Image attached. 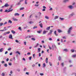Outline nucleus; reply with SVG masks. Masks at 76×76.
Listing matches in <instances>:
<instances>
[{
	"label": "nucleus",
	"instance_id": "nucleus-14",
	"mask_svg": "<svg viewBox=\"0 0 76 76\" xmlns=\"http://www.w3.org/2000/svg\"><path fill=\"white\" fill-rule=\"evenodd\" d=\"M45 19H49V17L47 16H45Z\"/></svg>",
	"mask_w": 76,
	"mask_h": 76
},
{
	"label": "nucleus",
	"instance_id": "nucleus-39",
	"mask_svg": "<svg viewBox=\"0 0 76 76\" xmlns=\"http://www.w3.org/2000/svg\"><path fill=\"white\" fill-rule=\"evenodd\" d=\"M5 75V74H4V73H2V76H4Z\"/></svg>",
	"mask_w": 76,
	"mask_h": 76
},
{
	"label": "nucleus",
	"instance_id": "nucleus-51",
	"mask_svg": "<svg viewBox=\"0 0 76 76\" xmlns=\"http://www.w3.org/2000/svg\"><path fill=\"white\" fill-rule=\"evenodd\" d=\"M29 73L28 72H26V75H29Z\"/></svg>",
	"mask_w": 76,
	"mask_h": 76
},
{
	"label": "nucleus",
	"instance_id": "nucleus-44",
	"mask_svg": "<svg viewBox=\"0 0 76 76\" xmlns=\"http://www.w3.org/2000/svg\"><path fill=\"white\" fill-rule=\"evenodd\" d=\"M32 66V67H34L35 66V64H33Z\"/></svg>",
	"mask_w": 76,
	"mask_h": 76
},
{
	"label": "nucleus",
	"instance_id": "nucleus-50",
	"mask_svg": "<svg viewBox=\"0 0 76 76\" xmlns=\"http://www.w3.org/2000/svg\"><path fill=\"white\" fill-rule=\"evenodd\" d=\"M20 2H18V4H17V5H20Z\"/></svg>",
	"mask_w": 76,
	"mask_h": 76
},
{
	"label": "nucleus",
	"instance_id": "nucleus-61",
	"mask_svg": "<svg viewBox=\"0 0 76 76\" xmlns=\"http://www.w3.org/2000/svg\"><path fill=\"white\" fill-rule=\"evenodd\" d=\"M43 9H46V7L45 6H43Z\"/></svg>",
	"mask_w": 76,
	"mask_h": 76
},
{
	"label": "nucleus",
	"instance_id": "nucleus-23",
	"mask_svg": "<svg viewBox=\"0 0 76 76\" xmlns=\"http://www.w3.org/2000/svg\"><path fill=\"white\" fill-rule=\"evenodd\" d=\"M3 48H1L0 49V52H2L3 51Z\"/></svg>",
	"mask_w": 76,
	"mask_h": 76
},
{
	"label": "nucleus",
	"instance_id": "nucleus-24",
	"mask_svg": "<svg viewBox=\"0 0 76 76\" xmlns=\"http://www.w3.org/2000/svg\"><path fill=\"white\" fill-rule=\"evenodd\" d=\"M38 27L37 26H34L33 28V29H35L36 28H37Z\"/></svg>",
	"mask_w": 76,
	"mask_h": 76
},
{
	"label": "nucleus",
	"instance_id": "nucleus-10",
	"mask_svg": "<svg viewBox=\"0 0 76 76\" xmlns=\"http://www.w3.org/2000/svg\"><path fill=\"white\" fill-rule=\"evenodd\" d=\"M69 9H72L74 8L72 6V5H70L69 6Z\"/></svg>",
	"mask_w": 76,
	"mask_h": 76
},
{
	"label": "nucleus",
	"instance_id": "nucleus-5",
	"mask_svg": "<svg viewBox=\"0 0 76 76\" xmlns=\"http://www.w3.org/2000/svg\"><path fill=\"white\" fill-rule=\"evenodd\" d=\"M5 7H9V5L8 4V3H6L4 5Z\"/></svg>",
	"mask_w": 76,
	"mask_h": 76
},
{
	"label": "nucleus",
	"instance_id": "nucleus-6",
	"mask_svg": "<svg viewBox=\"0 0 76 76\" xmlns=\"http://www.w3.org/2000/svg\"><path fill=\"white\" fill-rule=\"evenodd\" d=\"M52 48L53 49H54V48H56V45H52Z\"/></svg>",
	"mask_w": 76,
	"mask_h": 76
},
{
	"label": "nucleus",
	"instance_id": "nucleus-41",
	"mask_svg": "<svg viewBox=\"0 0 76 76\" xmlns=\"http://www.w3.org/2000/svg\"><path fill=\"white\" fill-rule=\"evenodd\" d=\"M49 64L50 65V66H52V64L51 63V62H49Z\"/></svg>",
	"mask_w": 76,
	"mask_h": 76
},
{
	"label": "nucleus",
	"instance_id": "nucleus-48",
	"mask_svg": "<svg viewBox=\"0 0 76 76\" xmlns=\"http://www.w3.org/2000/svg\"><path fill=\"white\" fill-rule=\"evenodd\" d=\"M7 33V34H10V31H8V32H6Z\"/></svg>",
	"mask_w": 76,
	"mask_h": 76
},
{
	"label": "nucleus",
	"instance_id": "nucleus-53",
	"mask_svg": "<svg viewBox=\"0 0 76 76\" xmlns=\"http://www.w3.org/2000/svg\"><path fill=\"white\" fill-rule=\"evenodd\" d=\"M57 19V16H56L55 17L54 19Z\"/></svg>",
	"mask_w": 76,
	"mask_h": 76
},
{
	"label": "nucleus",
	"instance_id": "nucleus-7",
	"mask_svg": "<svg viewBox=\"0 0 76 76\" xmlns=\"http://www.w3.org/2000/svg\"><path fill=\"white\" fill-rule=\"evenodd\" d=\"M39 43H37V45L34 47V48H37V47H38V46H39Z\"/></svg>",
	"mask_w": 76,
	"mask_h": 76
},
{
	"label": "nucleus",
	"instance_id": "nucleus-60",
	"mask_svg": "<svg viewBox=\"0 0 76 76\" xmlns=\"http://www.w3.org/2000/svg\"><path fill=\"white\" fill-rule=\"evenodd\" d=\"M17 70L18 72H20V69H18Z\"/></svg>",
	"mask_w": 76,
	"mask_h": 76
},
{
	"label": "nucleus",
	"instance_id": "nucleus-3",
	"mask_svg": "<svg viewBox=\"0 0 76 76\" xmlns=\"http://www.w3.org/2000/svg\"><path fill=\"white\" fill-rule=\"evenodd\" d=\"M13 36H12V35L11 34L9 36V38L10 39H13Z\"/></svg>",
	"mask_w": 76,
	"mask_h": 76
},
{
	"label": "nucleus",
	"instance_id": "nucleus-38",
	"mask_svg": "<svg viewBox=\"0 0 76 76\" xmlns=\"http://www.w3.org/2000/svg\"><path fill=\"white\" fill-rule=\"evenodd\" d=\"M72 57H74V58L76 57V54H75V55H73V56H72Z\"/></svg>",
	"mask_w": 76,
	"mask_h": 76
},
{
	"label": "nucleus",
	"instance_id": "nucleus-58",
	"mask_svg": "<svg viewBox=\"0 0 76 76\" xmlns=\"http://www.w3.org/2000/svg\"><path fill=\"white\" fill-rule=\"evenodd\" d=\"M40 75L41 76H42L43 75H44V74L43 73H40Z\"/></svg>",
	"mask_w": 76,
	"mask_h": 76
},
{
	"label": "nucleus",
	"instance_id": "nucleus-9",
	"mask_svg": "<svg viewBox=\"0 0 76 76\" xmlns=\"http://www.w3.org/2000/svg\"><path fill=\"white\" fill-rule=\"evenodd\" d=\"M20 14H18L17 13H15V14H14V15L15 16H19L20 15Z\"/></svg>",
	"mask_w": 76,
	"mask_h": 76
},
{
	"label": "nucleus",
	"instance_id": "nucleus-62",
	"mask_svg": "<svg viewBox=\"0 0 76 76\" xmlns=\"http://www.w3.org/2000/svg\"><path fill=\"white\" fill-rule=\"evenodd\" d=\"M35 54H34L33 55V57H34V58H35Z\"/></svg>",
	"mask_w": 76,
	"mask_h": 76
},
{
	"label": "nucleus",
	"instance_id": "nucleus-27",
	"mask_svg": "<svg viewBox=\"0 0 76 76\" xmlns=\"http://www.w3.org/2000/svg\"><path fill=\"white\" fill-rule=\"evenodd\" d=\"M3 25V23H0V26H1Z\"/></svg>",
	"mask_w": 76,
	"mask_h": 76
},
{
	"label": "nucleus",
	"instance_id": "nucleus-34",
	"mask_svg": "<svg viewBox=\"0 0 76 76\" xmlns=\"http://www.w3.org/2000/svg\"><path fill=\"white\" fill-rule=\"evenodd\" d=\"M12 10H13V9H12L11 10H9L8 11V12H12Z\"/></svg>",
	"mask_w": 76,
	"mask_h": 76
},
{
	"label": "nucleus",
	"instance_id": "nucleus-31",
	"mask_svg": "<svg viewBox=\"0 0 76 76\" xmlns=\"http://www.w3.org/2000/svg\"><path fill=\"white\" fill-rule=\"evenodd\" d=\"M59 19H60L61 20H64V19L63 18H60Z\"/></svg>",
	"mask_w": 76,
	"mask_h": 76
},
{
	"label": "nucleus",
	"instance_id": "nucleus-19",
	"mask_svg": "<svg viewBox=\"0 0 76 76\" xmlns=\"http://www.w3.org/2000/svg\"><path fill=\"white\" fill-rule=\"evenodd\" d=\"M16 53H18L19 55H20V53L19 52V51H17L16 52Z\"/></svg>",
	"mask_w": 76,
	"mask_h": 76
},
{
	"label": "nucleus",
	"instance_id": "nucleus-52",
	"mask_svg": "<svg viewBox=\"0 0 76 76\" xmlns=\"http://www.w3.org/2000/svg\"><path fill=\"white\" fill-rule=\"evenodd\" d=\"M31 58H32L31 56H30L29 57V59L30 60H31Z\"/></svg>",
	"mask_w": 76,
	"mask_h": 76
},
{
	"label": "nucleus",
	"instance_id": "nucleus-36",
	"mask_svg": "<svg viewBox=\"0 0 76 76\" xmlns=\"http://www.w3.org/2000/svg\"><path fill=\"white\" fill-rule=\"evenodd\" d=\"M38 51H39L38 53H39V52H40V51H41V48H38Z\"/></svg>",
	"mask_w": 76,
	"mask_h": 76
},
{
	"label": "nucleus",
	"instance_id": "nucleus-13",
	"mask_svg": "<svg viewBox=\"0 0 76 76\" xmlns=\"http://www.w3.org/2000/svg\"><path fill=\"white\" fill-rule=\"evenodd\" d=\"M48 58H47L45 60V61L46 63H48Z\"/></svg>",
	"mask_w": 76,
	"mask_h": 76
},
{
	"label": "nucleus",
	"instance_id": "nucleus-11",
	"mask_svg": "<svg viewBox=\"0 0 76 76\" xmlns=\"http://www.w3.org/2000/svg\"><path fill=\"white\" fill-rule=\"evenodd\" d=\"M50 27H51V26H50L46 28V30H47V31H49V30L50 29Z\"/></svg>",
	"mask_w": 76,
	"mask_h": 76
},
{
	"label": "nucleus",
	"instance_id": "nucleus-30",
	"mask_svg": "<svg viewBox=\"0 0 76 76\" xmlns=\"http://www.w3.org/2000/svg\"><path fill=\"white\" fill-rule=\"evenodd\" d=\"M12 50V48H8L7 50H8V51H10V50Z\"/></svg>",
	"mask_w": 76,
	"mask_h": 76
},
{
	"label": "nucleus",
	"instance_id": "nucleus-49",
	"mask_svg": "<svg viewBox=\"0 0 76 76\" xmlns=\"http://www.w3.org/2000/svg\"><path fill=\"white\" fill-rule=\"evenodd\" d=\"M27 55H31V53L30 52H28L27 53Z\"/></svg>",
	"mask_w": 76,
	"mask_h": 76
},
{
	"label": "nucleus",
	"instance_id": "nucleus-35",
	"mask_svg": "<svg viewBox=\"0 0 76 76\" xmlns=\"http://www.w3.org/2000/svg\"><path fill=\"white\" fill-rule=\"evenodd\" d=\"M72 53H74L75 52V50L73 49H72L71 50Z\"/></svg>",
	"mask_w": 76,
	"mask_h": 76
},
{
	"label": "nucleus",
	"instance_id": "nucleus-55",
	"mask_svg": "<svg viewBox=\"0 0 76 76\" xmlns=\"http://www.w3.org/2000/svg\"><path fill=\"white\" fill-rule=\"evenodd\" d=\"M42 11H43V12H44V11H45V9H43L42 10Z\"/></svg>",
	"mask_w": 76,
	"mask_h": 76
},
{
	"label": "nucleus",
	"instance_id": "nucleus-56",
	"mask_svg": "<svg viewBox=\"0 0 76 76\" xmlns=\"http://www.w3.org/2000/svg\"><path fill=\"white\" fill-rule=\"evenodd\" d=\"M7 22H5L4 23V25H6V24H7Z\"/></svg>",
	"mask_w": 76,
	"mask_h": 76
},
{
	"label": "nucleus",
	"instance_id": "nucleus-4",
	"mask_svg": "<svg viewBox=\"0 0 76 76\" xmlns=\"http://www.w3.org/2000/svg\"><path fill=\"white\" fill-rule=\"evenodd\" d=\"M12 19L14 20V21H18V20L15 18H12Z\"/></svg>",
	"mask_w": 76,
	"mask_h": 76
},
{
	"label": "nucleus",
	"instance_id": "nucleus-57",
	"mask_svg": "<svg viewBox=\"0 0 76 76\" xmlns=\"http://www.w3.org/2000/svg\"><path fill=\"white\" fill-rule=\"evenodd\" d=\"M62 38H63V39H66V37L65 36L63 37Z\"/></svg>",
	"mask_w": 76,
	"mask_h": 76
},
{
	"label": "nucleus",
	"instance_id": "nucleus-22",
	"mask_svg": "<svg viewBox=\"0 0 76 76\" xmlns=\"http://www.w3.org/2000/svg\"><path fill=\"white\" fill-rule=\"evenodd\" d=\"M6 35H7V33H6V32H5L3 34L4 36H5Z\"/></svg>",
	"mask_w": 76,
	"mask_h": 76
},
{
	"label": "nucleus",
	"instance_id": "nucleus-42",
	"mask_svg": "<svg viewBox=\"0 0 76 76\" xmlns=\"http://www.w3.org/2000/svg\"><path fill=\"white\" fill-rule=\"evenodd\" d=\"M27 70V69H26V68L25 67L24 68V71H26Z\"/></svg>",
	"mask_w": 76,
	"mask_h": 76
},
{
	"label": "nucleus",
	"instance_id": "nucleus-12",
	"mask_svg": "<svg viewBox=\"0 0 76 76\" xmlns=\"http://www.w3.org/2000/svg\"><path fill=\"white\" fill-rule=\"evenodd\" d=\"M11 32L13 34H16V32L13 30H11Z\"/></svg>",
	"mask_w": 76,
	"mask_h": 76
},
{
	"label": "nucleus",
	"instance_id": "nucleus-2",
	"mask_svg": "<svg viewBox=\"0 0 76 76\" xmlns=\"http://www.w3.org/2000/svg\"><path fill=\"white\" fill-rule=\"evenodd\" d=\"M53 31L52 30H50V32H49V33H48V34L49 35H51V34H52V32H53Z\"/></svg>",
	"mask_w": 76,
	"mask_h": 76
},
{
	"label": "nucleus",
	"instance_id": "nucleus-20",
	"mask_svg": "<svg viewBox=\"0 0 76 76\" xmlns=\"http://www.w3.org/2000/svg\"><path fill=\"white\" fill-rule=\"evenodd\" d=\"M8 23H12V21H11L10 20H9L8 21Z\"/></svg>",
	"mask_w": 76,
	"mask_h": 76
},
{
	"label": "nucleus",
	"instance_id": "nucleus-15",
	"mask_svg": "<svg viewBox=\"0 0 76 76\" xmlns=\"http://www.w3.org/2000/svg\"><path fill=\"white\" fill-rule=\"evenodd\" d=\"M39 26H40V27H41V28H42V23H41L40 24H39Z\"/></svg>",
	"mask_w": 76,
	"mask_h": 76
},
{
	"label": "nucleus",
	"instance_id": "nucleus-25",
	"mask_svg": "<svg viewBox=\"0 0 76 76\" xmlns=\"http://www.w3.org/2000/svg\"><path fill=\"white\" fill-rule=\"evenodd\" d=\"M56 31H54V33L55 34V35H56V36H57V34L56 33Z\"/></svg>",
	"mask_w": 76,
	"mask_h": 76
},
{
	"label": "nucleus",
	"instance_id": "nucleus-26",
	"mask_svg": "<svg viewBox=\"0 0 76 76\" xmlns=\"http://www.w3.org/2000/svg\"><path fill=\"white\" fill-rule=\"evenodd\" d=\"M25 3L26 4H28V3H27V0H25Z\"/></svg>",
	"mask_w": 76,
	"mask_h": 76
},
{
	"label": "nucleus",
	"instance_id": "nucleus-64",
	"mask_svg": "<svg viewBox=\"0 0 76 76\" xmlns=\"http://www.w3.org/2000/svg\"><path fill=\"white\" fill-rule=\"evenodd\" d=\"M9 58H7V59H6V60L7 61H9Z\"/></svg>",
	"mask_w": 76,
	"mask_h": 76
},
{
	"label": "nucleus",
	"instance_id": "nucleus-43",
	"mask_svg": "<svg viewBox=\"0 0 76 76\" xmlns=\"http://www.w3.org/2000/svg\"><path fill=\"white\" fill-rule=\"evenodd\" d=\"M15 41L16 42H17V43H19V41H18V40H15Z\"/></svg>",
	"mask_w": 76,
	"mask_h": 76
},
{
	"label": "nucleus",
	"instance_id": "nucleus-32",
	"mask_svg": "<svg viewBox=\"0 0 76 76\" xmlns=\"http://www.w3.org/2000/svg\"><path fill=\"white\" fill-rule=\"evenodd\" d=\"M31 39V40H32V41H35V38H32Z\"/></svg>",
	"mask_w": 76,
	"mask_h": 76
},
{
	"label": "nucleus",
	"instance_id": "nucleus-45",
	"mask_svg": "<svg viewBox=\"0 0 76 76\" xmlns=\"http://www.w3.org/2000/svg\"><path fill=\"white\" fill-rule=\"evenodd\" d=\"M35 6H36V7H38V6H39V4H35L34 5Z\"/></svg>",
	"mask_w": 76,
	"mask_h": 76
},
{
	"label": "nucleus",
	"instance_id": "nucleus-1",
	"mask_svg": "<svg viewBox=\"0 0 76 76\" xmlns=\"http://www.w3.org/2000/svg\"><path fill=\"white\" fill-rule=\"evenodd\" d=\"M72 29V27H71L70 28H69V29L68 31V34H69L70 33V31H71V30Z\"/></svg>",
	"mask_w": 76,
	"mask_h": 76
},
{
	"label": "nucleus",
	"instance_id": "nucleus-17",
	"mask_svg": "<svg viewBox=\"0 0 76 76\" xmlns=\"http://www.w3.org/2000/svg\"><path fill=\"white\" fill-rule=\"evenodd\" d=\"M47 32V31L45 30H44L43 31V34H45Z\"/></svg>",
	"mask_w": 76,
	"mask_h": 76
},
{
	"label": "nucleus",
	"instance_id": "nucleus-63",
	"mask_svg": "<svg viewBox=\"0 0 76 76\" xmlns=\"http://www.w3.org/2000/svg\"><path fill=\"white\" fill-rule=\"evenodd\" d=\"M49 48L50 50H51V47H50L49 45Z\"/></svg>",
	"mask_w": 76,
	"mask_h": 76
},
{
	"label": "nucleus",
	"instance_id": "nucleus-28",
	"mask_svg": "<svg viewBox=\"0 0 76 76\" xmlns=\"http://www.w3.org/2000/svg\"><path fill=\"white\" fill-rule=\"evenodd\" d=\"M67 1H69V0H64V3H66V2H67Z\"/></svg>",
	"mask_w": 76,
	"mask_h": 76
},
{
	"label": "nucleus",
	"instance_id": "nucleus-8",
	"mask_svg": "<svg viewBox=\"0 0 76 76\" xmlns=\"http://www.w3.org/2000/svg\"><path fill=\"white\" fill-rule=\"evenodd\" d=\"M58 32H59V33H60L61 32H63V31H61V30L59 29H58Z\"/></svg>",
	"mask_w": 76,
	"mask_h": 76
},
{
	"label": "nucleus",
	"instance_id": "nucleus-54",
	"mask_svg": "<svg viewBox=\"0 0 76 76\" xmlns=\"http://www.w3.org/2000/svg\"><path fill=\"white\" fill-rule=\"evenodd\" d=\"M61 60V57L60 56H59L58 57V60Z\"/></svg>",
	"mask_w": 76,
	"mask_h": 76
},
{
	"label": "nucleus",
	"instance_id": "nucleus-16",
	"mask_svg": "<svg viewBox=\"0 0 76 76\" xmlns=\"http://www.w3.org/2000/svg\"><path fill=\"white\" fill-rule=\"evenodd\" d=\"M24 7H21L20 9V10H23L24 9Z\"/></svg>",
	"mask_w": 76,
	"mask_h": 76
},
{
	"label": "nucleus",
	"instance_id": "nucleus-59",
	"mask_svg": "<svg viewBox=\"0 0 76 76\" xmlns=\"http://www.w3.org/2000/svg\"><path fill=\"white\" fill-rule=\"evenodd\" d=\"M61 65L63 66V67L64 66V63H62L61 64Z\"/></svg>",
	"mask_w": 76,
	"mask_h": 76
},
{
	"label": "nucleus",
	"instance_id": "nucleus-18",
	"mask_svg": "<svg viewBox=\"0 0 76 76\" xmlns=\"http://www.w3.org/2000/svg\"><path fill=\"white\" fill-rule=\"evenodd\" d=\"M64 51H66V52H67L69 51V50L67 49H65L64 50Z\"/></svg>",
	"mask_w": 76,
	"mask_h": 76
},
{
	"label": "nucleus",
	"instance_id": "nucleus-37",
	"mask_svg": "<svg viewBox=\"0 0 76 76\" xmlns=\"http://www.w3.org/2000/svg\"><path fill=\"white\" fill-rule=\"evenodd\" d=\"M6 30H7V29H5L4 30H0V31H6Z\"/></svg>",
	"mask_w": 76,
	"mask_h": 76
},
{
	"label": "nucleus",
	"instance_id": "nucleus-29",
	"mask_svg": "<svg viewBox=\"0 0 76 76\" xmlns=\"http://www.w3.org/2000/svg\"><path fill=\"white\" fill-rule=\"evenodd\" d=\"M4 66L6 67H7V64H4Z\"/></svg>",
	"mask_w": 76,
	"mask_h": 76
},
{
	"label": "nucleus",
	"instance_id": "nucleus-40",
	"mask_svg": "<svg viewBox=\"0 0 76 76\" xmlns=\"http://www.w3.org/2000/svg\"><path fill=\"white\" fill-rule=\"evenodd\" d=\"M34 23V22L32 21H30L29 22V23H30V24H32V23Z\"/></svg>",
	"mask_w": 76,
	"mask_h": 76
},
{
	"label": "nucleus",
	"instance_id": "nucleus-46",
	"mask_svg": "<svg viewBox=\"0 0 76 76\" xmlns=\"http://www.w3.org/2000/svg\"><path fill=\"white\" fill-rule=\"evenodd\" d=\"M8 64L9 66H12V63H9Z\"/></svg>",
	"mask_w": 76,
	"mask_h": 76
},
{
	"label": "nucleus",
	"instance_id": "nucleus-21",
	"mask_svg": "<svg viewBox=\"0 0 76 76\" xmlns=\"http://www.w3.org/2000/svg\"><path fill=\"white\" fill-rule=\"evenodd\" d=\"M46 65L45 63H44L43 65V67H45Z\"/></svg>",
	"mask_w": 76,
	"mask_h": 76
},
{
	"label": "nucleus",
	"instance_id": "nucleus-33",
	"mask_svg": "<svg viewBox=\"0 0 76 76\" xmlns=\"http://www.w3.org/2000/svg\"><path fill=\"white\" fill-rule=\"evenodd\" d=\"M18 29L20 30V31H22V28H21V27H19L18 28Z\"/></svg>",
	"mask_w": 76,
	"mask_h": 76
},
{
	"label": "nucleus",
	"instance_id": "nucleus-47",
	"mask_svg": "<svg viewBox=\"0 0 76 76\" xmlns=\"http://www.w3.org/2000/svg\"><path fill=\"white\" fill-rule=\"evenodd\" d=\"M41 31H37V32L38 33V34H40L41 32Z\"/></svg>",
	"mask_w": 76,
	"mask_h": 76
}]
</instances>
